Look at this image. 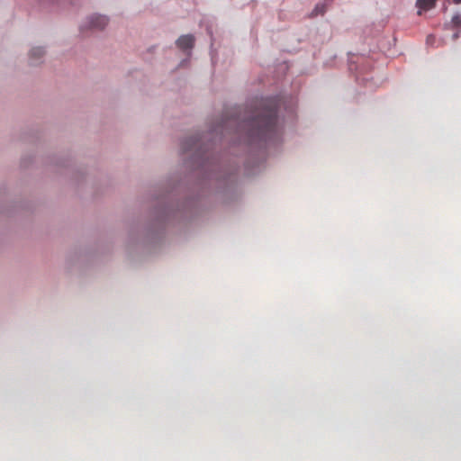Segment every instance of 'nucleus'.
Masks as SVG:
<instances>
[{
  "label": "nucleus",
  "instance_id": "1a4fd4ad",
  "mask_svg": "<svg viewBox=\"0 0 461 461\" xmlns=\"http://www.w3.org/2000/svg\"><path fill=\"white\" fill-rule=\"evenodd\" d=\"M456 4L461 3V0H455Z\"/></svg>",
  "mask_w": 461,
  "mask_h": 461
},
{
  "label": "nucleus",
  "instance_id": "6e6552de",
  "mask_svg": "<svg viewBox=\"0 0 461 461\" xmlns=\"http://www.w3.org/2000/svg\"><path fill=\"white\" fill-rule=\"evenodd\" d=\"M237 121H238V119L234 118V117L228 118L227 120L222 122L221 128L222 129L227 128L230 123L236 122Z\"/></svg>",
  "mask_w": 461,
  "mask_h": 461
},
{
  "label": "nucleus",
  "instance_id": "39448f33",
  "mask_svg": "<svg viewBox=\"0 0 461 461\" xmlns=\"http://www.w3.org/2000/svg\"><path fill=\"white\" fill-rule=\"evenodd\" d=\"M198 142H199V140L196 137H194V138L192 137L189 140H187L186 141H185V143L183 145L184 152L186 153V152L192 151L193 149H195L198 146Z\"/></svg>",
  "mask_w": 461,
  "mask_h": 461
},
{
  "label": "nucleus",
  "instance_id": "423d86ee",
  "mask_svg": "<svg viewBox=\"0 0 461 461\" xmlns=\"http://www.w3.org/2000/svg\"><path fill=\"white\" fill-rule=\"evenodd\" d=\"M44 53H45L44 50L41 47H36V48L32 49V50L30 52V59H31L32 62H33L34 59L41 58L44 55Z\"/></svg>",
  "mask_w": 461,
  "mask_h": 461
},
{
  "label": "nucleus",
  "instance_id": "0eeeda50",
  "mask_svg": "<svg viewBox=\"0 0 461 461\" xmlns=\"http://www.w3.org/2000/svg\"><path fill=\"white\" fill-rule=\"evenodd\" d=\"M326 11V6L324 4L316 5L314 10L312 11V15L323 14Z\"/></svg>",
  "mask_w": 461,
  "mask_h": 461
},
{
  "label": "nucleus",
  "instance_id": "7ed1b4c3",
  "mask_svg": "<svg viewBox=\"0 0 461 461\" xmlns=\"http://www.w3.org/2000/svg\"><path fill=\"white\" fill-rule=\"evenodd\" d=\"M194 38L191 34L182 35L176 41V45L179 49L186 50L194 47Z\"/></svg>",
  "mask_w": 461,
  "mask_h": 461
},
{
  "label": "nucleus",
  "instance_id": "20e7f679",
  "mask_svg": "<svg viewBox=\"0 0 461 461\" xmlns=\"http://www.w3.org/2000/svg\"><path fill=\"white\" fill-rule=\"evenodd\" d=\"M437 0H417L418 14L420 15L422 11H428L434 7Z\"/></svg>",
  "mask_w": 461,
  "mask_h": 461
},
{
  "label": "nucleus",
  "instance_id": "f257e3e1",
  "mask_svg": "<svg viewBox=\"0 0 461 461\" xmlns=\"http://www.w3.org/2000/svg\"><path fill=\"white\" fill-rule=\"evenodd\" d=\"M251 140H267L277 133V107L274 100L261 101L254 114L240 123Z\"/></svg>",
  "mask_w": 461,
  "mask_h": 461
},
{
  "label": "nucleus",
  "instance_id": "f03ea898",
  "mask_svg": "<svg viewBox=\"0 0 461 461\" xmlns=\"http://www.w3.org/2000/svg\"><path fill=\"white\" fill-rule=\"evenodd\" d=\"M108 24V18L104 15L95 14L87 18L86 23L81 26V30L95 29L103 30Z\"/></svg>",
  "mask_w": 461,
  "mask_h": 461
}]
</instances>
